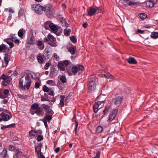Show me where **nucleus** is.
<instances>
[{
	"label": "nucleus",
	"mask_w": 158,
	"mask_h": 158,
	"mask_svg": "<svg viewBox=\"0 0 158 158\" xmlns=\"http://www.w3.org/2000/svg\"><path fill=\"white\" fill-rule=\"evenodd\" d=\"M71 30L70 29H65L64 30V33L65 35L68 36L70 35Z\"/></svg>",
	"instance_id": "c9c22d12"
},
{
	"label": "nucleus",
	"mask_w": 158,
	"mask_h": 158,
	"mask_svg": "<svg viewBox=\"0 0 158 158\" xmlns=\"http://www.w3.org/2000/svg\"><path fill=\"white\" fill-rule=\"evenodd\" d=\"M4 42H6L10 46V48H12L14 46V44L13 43L11 42V41L10 40H9L8 38L5 39L4 40Z\"/></svg>",
	"instance_id": "4be33fe9"
},
{
	"label": "nucleus",
	"mask_w": 158,
	"mask_h": 158,
	"mask_svg": "<svg viewBox=\"0 0 158 158\" xmlns=\"http://www.w3.org/2000/svg\"><path fill=\"white\" fill-rule=\"evenodd\" d=\"M139 16L142 19H144L147 17V15L144 13H140L139 14Z\"/></svg>",
	"instance_id": "37998d69"
},
{
	"label": "nucleus",
	"mask_w": 158,
	"mask_h": 158,
	"mask_svg": "<svg viewBox=\"0 0 158 158\" xmlns=\"http://www.w3.org/2000/svg\"><path fill=\"white\" fill-rule=\"evenodd\" d=\"M48 96L45 93L44 94V96H41V100L42 101H49L50 100L48 98Z\"/></svg>",
	"instance_id": "393cba45"
},
{
	"label": "nucleus",
	"mask_w": 158,
	"mask_h": 158,
	"mask_svg": "<svg viewBox=\"0 0 158 158\" xmlns=\"http://www.w3.org/2000/svg\"><path fill=\"white\" fill-rule=\"evenodd\" d=\"M123 99V97L119 96L114 99V104L117 106L119 107L121 105L122 101Z\"/></svg>",
	"instance_id": "1a4fd4ad"
},
{
	"label": "nucleus",
	"mask_w": 158,
	"mask_h": 158,
	"mask_svg": "<svg viewBox=\"0 0 158 158\" xmlns=\"http://www.w3.org/2000/svg\"><path fill=\"white\" fill-rule=\"evenodd\" d=\"M51 23L50 21H46L44 23V27L45 28L46 30L49 29V28L50 27V25Z\"/></svg>",
	"instance_id": "cd10ccee"
},
{
	"label": "nucleus",
	"mask_w": 158,
	"mask_h": 158,
	"mask_svg": "<svg viewBox=\"0 0 158 158\" xmlns=\"http://www.w3.org/2000/svg\"><path fill=\"white\" fill-rule=\"evenodd\" d=\"M104 102L99 101L95 103L93 106V110L94 113H97L98 111L104 106Z\"/></svg>",
	"instance_id": "423d86ee"
},
{
	"label": "nucleus",
	"mask_w": 158,
	"mask_h": 158,
	"mask_svg": "<svg viewBox=\"0 0 158 158\" xmlns=\"http://www.w3.org/2000/svg\"><path fill=\"white\" fill-rule=\"evenodd\" d=\"M103 128L101 126H98L96 129V131L98 133H101L102 131Z\"/></svg>",
	"instance_id": "58836bf2"
},
{
	"label": "nucleus",
	"mask_w": 158,
	"mask_h": 158,
	"mask_svg": "<svg viewBox=\"0 0 158 158\" xmlns=\"http://www.w3.org/2000/svg\"><path fill=\"white\" fill-rule=\"evenodd\" d=\"M151 36L152 38L153 39H156L158 37V32H152L151 35Z\"/></svg>",
	"instance_id": "72a5a7b5"
},
{
	"label": "nucleus",
	"mask_w": 158,
	"mask_h": 158,
	"mask_svg": "<svg viewBox=\"0 0 158 158\" xmlns=\"http://www.w3.org/2000/svg\"><path fill=\"white\" fill-rule=\"evenodd\" d=\"M96 9L97 10V13H101L102 12V10H103V8L102 7H96Z\"/></svg>",
	"instance_id": "de8ad7c7"
},
{
	"label": "nucleus",
	"mask_w": 158,
	"mask_h": 158,
	"mask_svg": "<svg viewBox=\"0 0 158 158\" xmlns=\"http://www.w3.org/2000/svg\"><path fill=\"white\" fill-rule=\"evenodd\" d=\"M48 38L51 42L56 41V39L51 34H49L48 35Z\"/></svg>",
	"instance_id": "473e14b6"
},
{
	"label": "nucleus",
	"mask_w": 158,
	"mask_h": 158,
	"mask_svg": "<svg viewBox=\"0 0 158 158\" xmlns=\"http://www.w3.org/2000/svg\"><path fill=\"white\" fill-rule=\"evenodd\" d=\"M23 29H21L19 31L18 33V35L21 38H23Z\"/></svg>",
	"instance_id": "7c9ffc66"
},
{
	"label": "nucleus",
	"mask_w": 158,
	"mask_h": 158,
	"mask_svg": "<svg viewBox=\"0 0 158 158\" xmlns=\"http://www.w3.org/2000/svg\"><path fill=\"white\" fill-rule=\"evenodd\" d=\"M84 68L82 65H79L77 66H75L73 67L72 70L73 73H76L78 71L83 70Z\"/></svg>",
	"instance_id": "9d476101"
},
{
	"label": "nucleus",
	"mask_w": 158,
	"mask_h": 158,
	"mask_svg": "<svg viewBox=\"0 0 158 158\" xmlns=\"http://www.w3.org/2000/svg\"><path fill=\"white\" fill-rule=\"evenodd\" d=\"M42 107L44 109L46 114H53L54 112L50 108V106L45 104H43L42 105Z\"/></svg>",
	"instance_id": "6e6552de"
},
{
	"label": "nucleus",
	"mask_w": 158,
	"mask_h": 158,
	"mask_svg": "<svg viewBox=\"0 0 158 158\" xmlns=\"http://www.w3.org/2000/svg\"><path fill=\"white\" fill-rule=\"evenodd\" d=\"M78 123L76 121L75 122V129L73 132V134L75 133V135L77 134V126H78Z\"/></svg>",
	"instance_id": "a18cd8bd"
},
{
	"label": "nucleus",
	"mask_w": 158,
	"mask_h": 158,
	"mask_svg": "<svg viewBox=\"0 0 158 158\" xmlns=\"http://www.w3.org/2000/svg\"><path fill=\"white\" fill-rule=\"evenodd\" d=\"M111 106L110 105L106 106L103 110V114L104 115L107 114L109 111L111 110Z\"/></svg>",
	"instance_id": "a211bd4d"
},
{
	"label": "nucleus",
	"mask_w": 158,
	"mask_h": 158,
	"mask_svg": "<svg viewBox=\"0 0 158 158\" xmlns=\"http://www.w3.org/2000/svg\"><path fill=\"white\" fill-rule=\"evenodd\" d=\"M40 85L39 82H36L35 84V88H38L40 86Z\"/></svg>",
	"instance_id": "bf43d9fd"
},
{
	"label": "nucleus",
	"mask_w": 158,
	"mask_h": 158,
	"mask_svg": "<svg viewBox=\"0 0 158 158\" xmlns=\"http://www.w3.org/2000/svg\"><path fill=\"white\" fill-rule=\"evenodd\" d=\"M15 149L14 147L10 145L9 146V150L11 151H13Z\"/></svg>",
	"instance_id": "0e129e2a"
},
{
	"label": "nucleus",
	"mask_w": 158,
	"mask_h": 158,
	"mask_svg": "<svg viewBox=\"0 0 158 158\" xmlns=\"http://www.w3.org/2000/svg\"><path fill=\"white\" fill-rule=\"evenodd\" d=\"M49 28L52 31H53L54 33L57 32V27L52 23H51V24Z\"/></svg>",
	"instance_id": "412c9836"
},
{
	"label": "nucleus",
	"mask_w": 158,
	"mask_h": 158,
	"mask_svg": "<svg viewBox=\"0 0 158 158\" xmlns=\"http://www.w3.org/2000/svg\"><path fill=\"white\" fill-rule=\"evenodd\" d=\"M70 40L73 43H74L76 41V39L74 36H72L70 37Z\"/></svg>",
	"instance_id": "3c124183"
},
{
	"label": "nucleus",
	"mask_w": 158,
	"mask_h": 158,
	"mask_svg": "<svg viewBox=\"0 0 158 158\" xmlns=\"http://www.w3.org/2000/svg\"><path fill=\"white\" fill-rule=\"evenodd\" d=\"M43 139V137L42 135H39L37 138V140L39 141H41Z\"/></svg>",
	"instance_id": "6e6d98bb"
},
{
	"label": "nucleus",
	"mask_w": 158,
	"mask_h": 158,
	"mask_svg": "<svg viewBox=\"0 0 158 158\" xmlns=\"http://www.w3.org/2000/svg\"><path fill=\"white\" fill-rule=\"evenodd\" d=\"M64 66H67L69 64V61L67 60H65L62 63Z\"/></svg>",
	"instance_id": "864d4df0"
},
{
	"label": "nucleus",
	"mask_w": 158,
	"mask_h": 158,
	"mask_svg": "<svg viewBox=\"0 0 158 158\" xmlns=\"http://www.w3.org/2000/svg\"><path fill=\"white\" fill-rule=\"evenodd\" d=\"M7 151L6 149L4 148L2 152H1V155L3 158H5L6 156Z\"/></svg>",
	"instance_id": "2f4dec72"
},
{
	"label": "nucleus",
	"mask_w": 158,
	"mask_h": 158,
	"mask_svg": "<svg viewBox=\"0 0 158 158\" xmlns=\"http://www.w3.org/2000/svg\"><path fill=\"white\" fill-rule=\"evenodd\" d=\"M54 57L55 58V59L56 60L58 59L59 58V56H58L55 53L54 54Z\"/></svg>",
	"instance_id": "69168bd1"
},
{
	"label": "nucleus",
	"mask_w": 158,
	"mask_h": 158,
	"mask_svg": "<svg viewBox=\"0 0 158 158\" xmlns=\"http://www.w3.org/2000/svg\"><path fill=\"white\" fill-rule=\"evenodd\" d=\"M18 96L19 98H22L24 99L26 98L27 97V95H22L20 94H18Z\"/></svg>",
	"instance_id": "4d7b16f0"
},
{
	"label": "nucleus",
	"mask_w": 158,
	"mask_h": 158,
	"mask_svg": "<svg viewBox=\"0 0 158 158\" xmlns=\"http://www.w3.org/2000/svg\"><path fill=\"white\" fill-rule=\"evenodd\" d=\"M60 80L61 82L63 83H66L67 81L66 78L64 76H61L60 78Z\"/></svg>",
	"instance_id": "a19ab883"
},
{
	"label": "nucleus",
	"mask_w": 158,
	"mask_h": 158,
	"mask_svg": "<svg viewBox=\"0 0 158 158\" xmlns=\"http://www.w3.org/2000/svg\"><path fill=\"white\" fill-rule=\"evenodd\" d=\"M118 111V109H115L113 110L110 114L109 118L107 120L108 122H110L114 119L116 117L117 113Z\"/></svg>",
	"instance_id": "0eeeda50"
},
{
	"label": "nucleus",
	"mask_w": 158,
	"mask_h": 158,
	"mask_svg": "<svg viewBox=\"0 0 158 158\" xmlns=\"http://www.w3.org/2000/svg\"><path fill=\"white\" fill-rule=\"evenodd\" d=\"M68 50L72 54H73L75 53V49L73 47H70Z\"/></svg>",
	"instance_id": "c03bdc74"
},
{
	"label": "nucleus",
	"mask_w": 158,
	"mask_h": 158,
	"mask_svg": "<svg viewBox=\"0 0 158 158\" xmlns=\"http://www.w3.org/2000/svg\"><path fill=\"white\" fill-rule=\"evenodd\" d=\"M31 8L32 10L38 15H41L43 13L44 7L39 4L32 5Z\"/></svg>",
	"instance_id": "20e7f679"
},
{
	"label": "nucleus",
	"mask_w": 158,
	"mask_h": 158,
	"mask_svg": "<svg viewBox=\"0 0 158 158\" xmlns=\"http://www.w3.org/2000/svg\"><path fill=\"white\" fill-rule=\"evenodd\" d=\"M100 77H105L107 78L112 79L113 78V76L111 75L110 73H107L106 74H102L101 76Z\"/></svg>",
	"instance_id": "b1692460"
},
{
	"label": "nucleus",
	"mask_w": 158,
	"mask_h": 158,
	"mask_svg": "<svg viewBox=\"0 0 158 158\" xmlns=\"http://www.w3.org/2000/svg\"><path fill=\"white\" fill-rule=\"evenodd\" d=\"M3 94L4 95H6H6L7 96H8V95L9 94V90L8 89H5L4 90V92H3Z\"/></svg>",
	"instance_id": "603ef678"
},
{
	"label": "nucleus",
	"mask_w": 158,
	"mask_h": 158,
	"mask_svg": "<svg viewBox=\"0 0 158 158\" xmlns=\"http://www.w3.org/2000/svg\"><path fill=\"white\" fill-rule=\"evenodd\" d=\"M7 96L5 95L4 94H0V98H7Z\"/></svg>",
	"instance_id": "052dcab7"
},
{
	"label": "nucleus",
	"mask_w": 158,
	"mask_h": 158,
	"mask_svg": "<svg viewBox=\"0 0 158 158\" xmlns=\"http://www.w3.org/2000/svg\"><path fill=\"white\" fill-rule=\"evenodd\" d=\"M35 151L38 155L39 156V153L41 151V149L39 147H37L35 148Z\"/></svg>",
	"instance_id": "09e8293b"
},
{
	"label": "nucleus",
	"mask_w": 158,
	"mask_h": 158,
	"mask_svg": "<svg viewBox=\"0 0 158 158\" xmlns=\"http://www.w3.org/2000/svg\"><path fill=\"white\" fill-rule=\"evenodd\" d=\"M58 67L61 71H64L65 70L64 65L62 63H60L58 64Z\"/></svg>",
	"instance_id": "4c0bfd02"
},
{
	"label": "nucleus",
	"mask_w": 158,
	"mask_h": 158,
	"mask_svg": "<svg viewBox=\"0 0 158 158\" xmlns=\"http://www.w3.org/2000/svg\"><path fill=\"white\" fill-rule=\"evenodd\" d=\"M53 114H46V116H45L43 120H46V121H48V122H50V121L52 119V115Z\"/></svg>",
	"instance_id": "a878e982"
},
{
	"label": "nucleus",
	"mask_w": 158,
	"mask_h": 158,
	"mask_svg": "<svg viewBox=\"0 0 158 158\" xmlns=\"http://www.w3.org/2000/svg\"><path fill=\"white\" fill-rule=\"evenodd\" d=\"M43 91L45 92H48L49 90L48 88L46 85H44L43 88Z\"/></svg>",
	"instance_id": "8fccbe9b"
},
{
	"label": "nucleus",
	"mask_w": 158,
	"mask_h": 158,
	"mask_svg": "<svg viewBox=\"0 0 158 158\" xmlns=\"http://www.w3.org/2000/svg\"><path fill=\"white\" fill-rule=\"evenodd\" d=\"M155 3L150 0L147 1L146 3V5L147 7L151 8L154 5Z\"/></svg>",
	"instance_id": "bb28decb"
},
{
	"label": "nucleus",
	"mask_w": 158,
	"mask_h": 158,
	"mask_svg": "<svg viewBox=\"0 0 158 158\" xmlns=\"http://www.w3.org/2000/svg\"><path fill=\"white\" fill-rule=\"evenodd\" d=\"M10 56L7 53L5 54L4 57V63L2 62V66L3 67L6 66L8 64L9 61Z\"/></svg>",
	"instance_id": "f8f14e48"
},
{
	"label": "nucleus",
	"mask_w": 158,
	"mask_h": 158,
	"mask_svg": "<svg viewBox=\"0 0 158 158\" xmlns=\"http://www.w3.org/2000/svg\"><path fill=\"white\" fill-rule=\"evenodd\" d=\"M100 152H98L96 154V156L93 157V158H99L100 157Z\"/></svg>",
	"instance_id": "13d9d810"
},
{
	"label": "nucleus",
	"mask_w": 158,
	"mask_h": 158,
	"mask_svg": "<svg viewBox=\"0 0 158 158\" xmlns=\"http://www.w3.org/2000/svg\"><path fill=\"white\" fill-rule=\"evenodd\" d=\"M11 84V80L10 79L5 80L1 82L2 85L4 86L7 85Z\"/></svg>",
	"instance_id": "6ab92c4d"
},
{
	"label": "nucleus",
	"mask_w": 158,
	"mask_h": 158,
	"mask_svg": "<svg viewBox=\"0 0 158 158\" xmlns=\"http://www.w3.org/2000/svg\"><path fill=\"white\" fill-rule=\"evenodd\" d=\"M38 62L40 64H42L44 62V59L42 56L40 54H39L37 57Z\"/></svg>",
	"instance_id": "5701e85b"
},
{
	"label": "nucleus",
	"mask_w": 158,
	"mask_h": 158,
	"mask_svg": "<svg viewBox=\"0 0 158 158\" xmlns=\"http://www.w3.org/2000/svg\"><path fill=\"white\" fill-rule=\"evenodd\" d=\"M19 42H20V41H19V40L17 38L16 39V40H15V41H14L15 43L17 44H19Z\"/></svg>",
	"instance_id": "774afa93"
},
{
	"label": "nucleus",
	"mask_w": 158,
	"mask_h": 158,
	"mask_svg": "<svg viewBox=\"0 0 158 158\" xmlns=\"http://www.w3.org/2000/svg\"><path fill=\"white\" fill-rule=\"evenodd\" d=\"M23 9H20L18 12V15L19 17L22 16L23 15Z\"/></svg>",
	"instance_id": "49530a36"
},
{
	"label": "nucleus",
	"mask_w": 158,
	"mask_h": 158,
	"mask_svg": "<svg viewBox=\"0 0 158 158\" xmlns=\"http://www.w3.org/2000/svg\"><path fill=\"white\" fill-rule=\"evenodd\" d=\"M96 77L94 75H92L89 77L88 79V91L91 93L96 88Z\"/></svg>",
	"instance_id": "f03ea898"
},
{
	"label": "nucleus",
	"mask_w": 158,
	"mask_h": 158,
	"mask_svg": "<svg viewBox=\"0 0 158 158\" xmlns=\"http://www.w3.org/2000/svg\"><path fill=\"white\" fill-rule=\"evenodd\" d=\"M22 154V152L19 151L18 150H16L15 154L14 156L13 157L14 158H17L18 156L21 155Z\"/></svg>",
	"instance_id": "f704fd0d"
},
{
	"label": "nucleus",
	"mask_w": 158,
	"mask_h": 158,
	"mask_svg": "<svg viewBox=\"0 0 158 158\" xmlns=\"http://www.w3.org/2000/svg\"><path fill=\"white\" fill-rule=\"evenodd\" d=\"M39 107L38 104L36 103L32 104L31 106V109L34 110H36Z\"/></svg>",
	"instance_id": "e433bc0d"
},
{
	"label": "nucleus",
	"mask_w": 158,
	"mask_h": 158,
	"mask_svg": "<svg viewBox=\"0 0 158 158\" xmlns=\"http://www.w3.org/2000/svg\"><path fill=\"white\" fill-rule=\"evenodd\" d=\"M128 62L131 64H135L137 63V62L135 59L132 57H129L127 59Z\"/></svg>",
	"instance_id": "dca6fc26"
},
{
	"label": "nucleus",
	"mask_w": 158,
	"mask_h": 158,
	"mask_svg": "<svg viewBox=\"0 0 158 158\" xmlns=\"http://www.w3.org/2000/svg\"><path fill=\"white\" fill-rule=\"evenodd\" d=\"M29 136L31 137L32 136H37L38 135V134L36 131H34L32 130L29 131Z\"/></svg>",
	"instance_id": "c85d7f7f"
},
{
	"label": "nucleus",
	"mask_w": 158,
	"mask_h": 158,
	"mask_svg": "<svg viewBox=\"0 0 158 158\" xmlns=\"http://www.w3.org/2000/svg\"><path fill=\"white\" fill-rule=\"evenodd\" d=\"M8 50V48L5 45L2 44L0 45V52H6Z\"/></svg>",
	"instance_id": "4468645a"
},
{
	"label": "nucleus",
	"mask_w": 158,
	"mask_h": 158,
	"mask_svg": "<svg viewBox=\"0 0 158 158\" xmlns=\"http://www.w3.org/2000/svg\"><path fill=\"white\" fill-rule=\"evenodd\" d=\"M48 94L50 95H53L54 92L53 91L51 90H49L48 92Z\"/></svg>",
	"instance_id": "e2e57ef3"
},
{
	"label": "nucleus",
	"mask_w": 158,
	"mask_h": 158,
	"mask_svg": "<svg viewBox=\"0 0 158 158\" xmlns=\"http://www.w3.org/2000/svg\"><path fill=\"white\" fill-rule=\"evenodd\" d=\"M35 113L38 116H43L44 115V113L43 112L42 109L40 107H39L35 110Z\"/></svg>",
	"instance_id": "2eb2a0df"
},
{
	"label": "nucleus",
	"mask_w": 158,
	"mask_h": 158,
	"mask_svg": "<svg viewBox=\"0 0 158 158\" xmlns=\"http://www.w3.org/2000/svg\"><path fill=\"white\" fill-rule=\"evenodd\" d=\"M8 38L11 41L14 42L15 41V40H16L17 38L15 36V35H12L10 36V38Z\"/></svg>",
	"instance_id": "79ce46f5"
},
{
	"label": "nucleus",
	"mask_w": 158,
	"mask_h": 158,
	"mask_svg": "<svg viewBox=\"0 0 158 158\" xmlns=\"http://www.w3.org/2000/svg\"><path fill=\"white\" fill-rule=\"evenodd\" d=\"M139 2H135V1H130L127 4V6H134L138 4Z\"/></svg>",
	"instance_id": "c756f323"
},
{
	"label": "nucleus",
	"mask_w": 158,
	"mask_h": 158,
	"mask_svg": "<svg viewBox=\"0 0 158 158\" xmlns=\"http://www.w3.org/2000/svg\"><path fill=\"white\" fill-rule=\"evenodd\" d=\"M37 45L39 47V48L40 50H43L44 47V45L43 44V42L40 41L38 40L37 41Z\"/></svg>",
	"instance_id": "aec40b11"
},
{
	"label": "nucleus",
	"mask_w": 158,
	"mask_h": 158,
	"mask_svg": "<svg viewBox=\"0 0 158 158\" xmlns=\"http://www.w3.org/2000/svg\"><path fill=\"white\" fill-rule=\"evenodd\" d=\"M2 79H3V81L7 80L10 79V76H7L6 75L3 74L1 77Z\"/></svg>",
	"instance_id": "ea45409f"
},
{
	"label": "nucleus",
	"mask_w": 158,
	"mask_h": 158,
	"mask_svg": "<svg viewBox=\"0 0 158 158\" xmlns=\"http://www.w3.org/2000/svg\"><path fill=\"white\" fill-rule=\"evenodd\" d=\"M43 11H45L46 15L50 18H52L55 13L52 6L50 4H47L44 7Z\"/></svg>",
	"instance_id": "7ed1b4c3"
},
{
	"label": "nucleus",
	"mask_w": 158,
	"mask_h": 158,
	"mask_svg": "<svg viewBox=\"0 0 158 158\" xmlns=\"http://www.w3.org/2000/svg\"><path fill=\"white\" fill-rule=\"evenodd\" d=\"M50 65V63H46L44 67V69L45 70L47 69Z\"/></svg>",
	"instance_id": "5fc2aeb1"
},
{
	"label": "nucleus",
	"mask_w": 158,
	"mask_h": 158,
	"mask_svg": "<svg viewBox=\"0 0 158 158\" xmlns=\"http://www.w3.org/2000/svg\"><path fill=\"white\" fill-rule=\"evenodd\" d=\"M27 44L30 45H34L35 44V40L32 37H28L27 40Z\"/></svg>",
	"instance_id": "ddd939ff"
},
{
	"label": "nucleus",
	"mask_w": 158,
	"mask_h": 158,
	"mask_svg": "<svg viewBox=\"0 0 158 158\" xmlns=\"http://www.w3.org/2000/svg\"><path fill=\"white\" fill-rule=\"evenodd\" d=\"M30 74H27L25 77V81L21 78L19 81V87L23 90L27 89L28 90L31 86V80L30 79Z\"/></svg>",
	"instance_id": "f257e3e1"
},
{
	"label": "nucleus",
	"mask_w": 158,
	"mask_h": 158,
	"mask_svg": "<svg viewBox=\"0 0 158 158\" xmlns=\"http://www.w3.org/2000/svg\"><path fill=\"white\" fill-rule=\"evenodd\" d=\"M50 45L52 47H55L56 46L57 44L55 42H52V43L50 44Z\"/></svg>",
	"instance_id": "680f3d73"
},
{
	"label": "nucleus",
	"mask_w": 158,
	"mask_h": 158,
	"mask_svg": "<svg viewBox=\"0 0 158 158\" xmlns=\"http://www.w3.org/2000/svg\"><path fill=\"white\" fill-rule=\"evenodd\" d=\"M7 128H8V125L7 126L2 125L1 127V129L2 130H4Z\"/></svg>",
	"instance_id": "338daca9"
},
{
	"label": "nucleus",
	"mask_w": 158,
	"mask_h": 158,
	"mask_svg": "<svg viewBox=\"0 0 158 158\" xmlns=\"http://www.w3.org/2000/svg\"><path fill=\"white\" fill-rule=\"evenodd\" d=\"M0 116L3 121H7L12 117L10 113L7 110H5L0 114Z\"/></svg>",
	"instance_id": "39448f33"
},
{
	"label": "nucleus",
	"mask_w": 158,
	"mask_h": 158,
	"mask_svg": "<svg viewBox=\"0 0 158 158\" xmlns=\"http://www.w3.org/2000/svg\"><path fill=\"white\" fill-rule=\"evenodd\" d=\"M65 96L64 95H61L60 96V102L59 103V105L61 107H63L64 106V101L65 99Z\"/></svg>",
	"instance_id": "f3484780"
},
{
	"label": "nucleus",
	"mask_w": 158,
	"mask_h": 158,
	"mask_svg": "<svg viewBox=\"0 0 158 158\" xmlns=\"http://www.w3.org/2000/svg\"><path fill=\"white\" fill-rule=\"evenodd\" d=\"M97 10L96 8L90 7L89 9L87 10L88 15L92 16L95 15L97 13Z\"/></svg>",
	"instance_id": "9b49d317"
}]
</instances>
